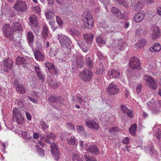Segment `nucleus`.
<instances>
[{"mask_svg":"<svg viewBox=\"0 0 161 161\" xmlns=\"http://www.w3.org/2000/svg\"><path fill=\"white\" fill-rule=\"evenodd\" d=\"M153 101V100L152 99L147 103V104L148 108L152 110L153 114H157L161 111V100L158 101L157 105L154 103Z\"/></svg>","mask_w":161,"mask_h":161,"instance_id":"obj_1","label":"nucleus"},{"mask_svg":"<svg viewBox=\"0 0 161 161\" xmlns=\"http://www.w3.org/2000/svg\"><path fill=\"white\" fill-rule=\"evenodd\" d=\"M83 22L85 27L87 29H91L94 25V20L91 14L88 13L83 19Z\"/></svg>","mask_w":161,"mask_h":161,"instance_id":"obj_2","label":"nucleus"},{"mask_svg":"<svg viewBox=\"0 0 161 161\" xmlns=\"http://www.w3.org/2000/svg\"><path fill=\"white\" fill-rule=\"evenodd\" d=\"M14 8L16 11L24 12L27 10V6L25 2L22 0H17L15 2Z\"/></svg>","mask_w":161,"mask_h":161,"instance_id":"obj_3","label":"nucleus"},{"mask_svg":"<svg viewBox=\"0 0 161 161\" xmlns=\"http://www.w3.org/2000/svg\"><path fill=\"white\" fill-rule=\"evenodd\" d=\"M106 90L107 93L110 95L117 94L120 91V89L117 85L113 82L109 84L106 88Z\"/></svg>","mask_w":161,"mask_h":161,"instance_id":"obj_4","label":"nucleus"},{"mask_svg":"<svg viewBox=\"0 0 161 161\" xmlns=\"http://www.w3.org/2000/svg\"><path fill=\"white\" fill-rule=\"evenodd\" d=\"M13 112L14 119L15 121L19 125L22 124L24 122V119L19 110L17 108H14Z\"/></svg>","mask_w":161,"mask_h":161,"instance_id":"obj_5","label":"nucleus"},{"mask_svg":"<svg viewBox=\"0 0 161 161\" xmlns=\"http://www.w3.org/2000/svg\"><path fill=\"white\" fill-rule=\"evenodd\" d=\"M58 40L59 41L61 46L66 45L72 44L70 38L67 36L63 35L62 34L58 35Z\"/></svg>","mask_w":161,"mask_h":161,"instance_id":"obj_6","label":"nucleus"},{"mask_svg":"<svg viewBox=\"0 0 161 161\" xmlns=\"http://www.w3.org/2000/svg\"><path fill=\"white\" fill-rule=\"evenodd\" d=\"M80 78L83 81H89L92 78V73L89 69H86L83 70L80 74Z\"/></svg>","mask_w":161,"mask_h":161,"instance_id":"obj_7","label":"nucleus"},{"mask_svg":"<svg viewBox=\"0 0 161 161\" xmlns=\"http://www.w3.org/2000/svg\"><path fill=\"white\" fill-rule=\"evenodd\" d=\"M130 67L134 69H140L141 67L140 60L136 57H133L130 59L129 63Z\"/></svg>","mask_w":161,"mask_h":161,"instance_id":"obj_8","label":"nucleus"},{"mask_svg":"<svg viewBox=\"0 0 161 161\" xmlns=\"http://www.w3.org/2000/svg\"><path fill=\"white\" fill-rule=\"evenodd\" d=\"M50 147L51 152L55 160H58L59 158L60 154L57 145L54 143H53Z\"/></svg>","mask_w":161,"mask_h":161,"instance_id":"obj_9","label":"nucleus"},{"mask_svg":"<svg viewBox=\"0 0 161 161\" xmlns=\"http://www.w3.org/2000/svg\"><path fill=\"white\" fill-rule=\"evenodd\" d=\"M86 150L87 151L90 152L94 155L98 154L99 153L97 146L90 143L87 144Z\"/></svg>","mask_w":161,"mask_h":161,"instance_id":"obj_10","label":"nucleus"},{"mask_svg":"<svg viewBox=\"0 0 161 161\" xmlns=\"http://www.w3.org/2000/svg\"><path fill=\"white\" fill-rule=\"evenodd\" d=\"M146 13L145 11L141 10L135 14L133 19L136 23H140L145 18Z\"/></svg>","mask_w":161,"mask_h":161,"instance_id":"obj_11","label":"nucleus"},{"mask_svg":"<svg viewBox=\"0 0 161 161\" xmlns=\"http://www.w3.org/2000/svg\"><path fill=\"white\" fill-rule=\"evenodd\" d=\"M13 63V61L10 58H6L4 61L3 67L4 71L8 72V70L11 69Z\"/></svg>","mask_w":161,"mask_h":161,"instance_id":"obj_12","label":"nucleus"},{"mask_svg":"<svg viewBox=\"0 0 161 161\" xmlns=\"http://www.w3.org/2000/svg\"><path fill=\"white\" fill-rule=\"evenodd\" d=\"M86 123L87 126L90 128L97 130L99 128L98 124L93 120L87 119L86 120Z\"/></svg>","mask_w":161,"mask_h":161,"instance_id":"obj_13","label":"nucleus"},{"mask_svg":"<svg viewBox=\"0 0 161 161\" xmlns=\"http://www.w3.org/2000/svg\"><path fill=\"white\" fill-rule=\"evenodd\" d=\"M120 76L119 72L116 70H112L108 71L106 77L108 80H110L112 77L119 78Z\"/></svg>","mask_w":161,"mask_h":161,"instance_id":"obj_14","label":"nucleus"},{"mask_svg":"<svg viewBox=\"0 0 161 161\" xmlns=\"http://www.w3.org/2000/svg\"><path fill=\"white\" fill-rule=\"evenodd\" d=\"M161 34L159 28L157 26H154L151 34V36L154 39H157Z\"/></svg>","mask_w":161,"mask_h":161,"instance_id":"obj_15","label":"nucleus"},{"mask_svg":"<svg viewBox=\"0 0 161 161\" xmlns=\"http://www.w3.org/2000/svg\"><path fill=\"white\" fill-rule=\"evenodd\" d=\"M111 12L114 15L119 19H123L124 17V14L122 13L120 10L116 7H112Z\"/></svg>","mask_w":161,"mask_h":161,"instance_id":"obj_16","label":"nucleus"},{"mask_svg":"<svg viewBox=\"0 0 161 161\" xmlns=\"http://www.w3.org/2000/svg\"><path fill=\"white\" fill-rule=\"evenodd\" d=\"M3 30L5 36L7 38L10 37L11 35V28L8 24L4 25L3 27Z\"/></svg>","mask_w":161,"mask_h":161,"instance_id":"obj_17","label":"nucleus"},{"mask_svg":"<svg viewBox=\"0 0 161 161\" xmlns=\"http://www.w3.org/2000/svg\"><path fill=\"white\" fill-rule=\"evenodd\" d=\"M78 46L81 49L82 51L85 52L88 51L90 46L87 43H85L82 41H79L77 42Z\"/></svg>","mask_w":161,"mask_h":161,"instance_id":"obj_18","label":"nucleus"},{"mask_svg":"<svg viewBox=\"0 0 161 161\" xmlns=\"http://www.w3.org/2000/svg\"><path fill=\"white\" fill-rule=\"evenodd\" d=\"M37 18L35 15L31 16L30 17V25L32 29L37 26L38 25Z\"/></svg>","mask_w":161,"mask_h":161,"instance_id":"obj_19","label":"nucleus"},{"mask_svg":"<svg viewBox=\"0 0 161 161\" xmlns=\"http://www.w3.org/2000/svg\"><path fill=\"white\" fill-rule=\"evenodd\" d=\"M46 67L49 72L55 75L57 73V70L54 65L49 62L45 64Z\"/></svg>","mask_w":161,"mask_h":161,"instance_id":"obj_20","label":"nucleus"},{"mask_svg":"<svg viewBox=\"0 0 161 161\" xmlns=\"http://www.w3.org/2000/svg\"><path fill=\"white\" fill-rule=\"evenodd\" d=\"M26 38L30 46L32 47L34 42V35L31 31L28 32L26 35Z\"/></svg>","mask_w":161,"mask_h":161,"instance_id":"obj_21","label":"nucleus"},{"mask_svg":"<svg viewBox=\"0 0 161 161\" xmlns=\"http://www.w3.org/2000/svg\"><path fill=\"white\" fill-rule=\"evenodd\" d=\"M114 28V27L113 28L111 26H108L107 25H104L103 27H101L100 29L103 32L110 33L115 32L116 31Z\"/></svg>","mask_w":161,"mask_h":161,"instance_id":"obj_22","label":"nucleus"},{"mask_svg":"<svg viewBox=\"0 0 161 161\" xmlns=\"http://www.w3.org/2000/svg\"><path fill=\"white\" fill-rule=\"evenodd\" d=\"M16 89L17 92L21 94H25L26 92V89L23 86L18 82L15 83Z\"/></svg>","mask_w":161,"mask_h":161,"instance_id":"obj_23","label":"nucleus"},{"mask_svg":"<svg viewBox=\"0 0 161 161\" xmlns=\"http://www.w3.org/2000/svg\"><path fill=\"white\" fill-rule=\"evenodd\" d=\"M115 46L117 47L119 50L124 49L125 45L124 41L122 39L117 40L115 41Z\"/></svg>","mask_w":161,"mask_h":161,"instance_id":"obj_24","label":"nucleus"},{"mask_svg":"<svg viewBox=\"0 0 161 161\" xmlns=\"http://www.w3.org/2000/svg\"><path fill=\"white\" fill-rule=\"evenodd\" d=\"M93 37V35L92 33H89L84 35V39L88 44H90L92 42Z\"/></svg>","mask_w":161,"mask_h":161,"instance_id":"obj_25","label":"nucleus"},{"mask_svg":"<svg viewBox=\"0 0 161 161\" xmlns=\"http://www.w3.org/2000/svg\"><path fill=\"white\" fill-rule=\"evenodd\" d=\"M56 136L54 134L52 133H49L46 135V136L44 139L45 142L48 144H50L51 142L49 140L52 141L55 140Z\"/></svg>","mask_w":161,"mask_h":161,"instance_id":"obj_26","label":"nucleus"},{"mask_svg":"<svg viewBox=\"0 0 161 161\" xmlns=\"http://www.w3.org/2000/svg\"><path fill=\"white\" fill-rule=\"evenodd\" d=\"M72 44L66 45L61 46L62 49L64 53L65 54H68L71 51V48Z\"/></svg>","mask_w":161,"mask_h":161,"instance_id":"obj_27","label":"nucleus"},{"mask_svg":"<svg viewBox=\"0 0 161 161\" xmlns=\"http://www.w3.org/2000/svg\"><path fill=\"white\" fill-rule=\"evenodd\" d=\"M34 68L39 78L41 80L42 82L44 81L45 80V78L44 76L42 74L39 66H37L35 65Z\"/></svg>","mask_w":161,"mask_h":161,"instance_id":"obj_28","label":"nucleus"},{"mask_svg":"<svg viewBox=\"0 0 161 161\" xmlns=\"http://www.w3.org/2000/svg\"><path fill=\"white\" fill-rule=\"evenodd\" d=\"M149 50L152 52H158L161 50V46L158 43H155L152 47H150Z\"/></svg>","mask_w":161,"mask_h":161,"instance_id":"obj_29","label":"nucleus"},{"mask_svg":"<svg viewBox=\"0 0 161 161\" xmlns=\"http://www.w3.org/2000/svg\"><path fill=\"white\" fill-rule=\"evenodd\" d=\"M13 30L15 31H22V25L18 22H15L13 24Z\"/></svg>","mask_w":161,"mask_h":161,"instance_id":"obj_30","label":"nucleus"},{"mask_svg":"<svg viewBox=\"0 0 161 161\" xmlns=\"http://www.w3.org/2000/svg\"><path fill=\"white\" fill-rule=\"evenodd\" d=\"M36 59L38 61L42 60L44 58V56L40 52L37 51L34 53Z\"/></svg>","mask_w":161,"mask_h":161,"instance_id":"obj_31","label":"nucleus"},{"mask_svg":"<svg viewBox=\"0 0 161 161\" xmlns=\"http://www.w3.org/2000/svg\"><path fill=\"white\" fill-rule=\"evenodd\" d=\"M27 61L26 59L21 57H18L16 59V63L18 64H23L24 65H25L27 63Z\"/></svg>","mask_w":161,"mask_h":161,"instance_id":"obj_32","label":"nucleus"},{"mask_svg":"<svg viewBox=\"0 0 161 161\" xmlns=\"http://www.w3.org/2000/svg\"><path fill=\"white\" fill-rule=\"evenodd\" d=\"M48 35L49 31L48 30L47 26L46 25H44L43 29L42 36L44 38H47L48 37Z\"/></svg>","mask_w":161,"mask_h":161,"instance_id":"obj_33","label":"nucleus"},{"mask_svg":"<svg viewBox=\"0 0 161 161\" xmlns=\"http://www.w3.org/2000/svg\"><path fill=\"white\" fill-rule=\"evenodd\" d=\"M149 87L154 90H156L158 88L155 80L154 79L149 83Z\"/></svg>","mask_w":161,"mask_h":161,"instance_id":"obj_34","label":"nucleus"},{"mask_svg":"<svg viewBox=\"0 0 161 161\" xmlns=\"http://www.w3.org/2000/svg\"><path fill=\"white\" fill-rule=\"evenodd\" d=\"M77 132L81 135L85 134V131L83 127L81 125H77L76 127Z\"/></svg>","mask_w":161,"mask_h":161,"instance_id":"obj_35","label":"nucleus"},{"mask_svg":"<svg viewBox=\"0 0 161 161\" xmlns=\"http://www.w3.org/2000/svg\"><path fill=\"white\" fill-rule=\"evenodd\" d=\"M136 125L134 124L131 125L129 130V132L132 135H135L136 130Z\"/></svg>","mask_w":161,"mask_h":161,"instance_id":"obj_36","label":"nucleus"},{"mask_svg":"<svg viewBox=\"0 0 161 161\" xmlns=\"http://www.w3.org/2000/svg\"><path fill=\"white\" fill-rule=\"evenodd\" d=\"M67 140L69 144L74 145L75 144V140L74 137L72 135L69 136Z\"/></svg>","mask_w":161,"mask_h":161,"instance_id":"obj_37","label":"nucleus"},{"mask_svg":"<svg viewBox=\"0 0 161 161\" xmlns=\"http://www.w3.org/2000/svg\"><path fill=\"white\" fill-rule=\"evenodd\" d=\"M62 97H55L54 96H50L49 97V99L50 101L52 102H57L58 100L61 99Z\"/></svg>","mask_w":161,"mask_h":161,"instance_id":"obj_38","label":"nucleus"},{"mask_svg":"<svg viewBox=\"0 0 161 161\" xmlns=\"http://www.w3.org/2000/svg\"><path fill=\"white\" fill-rule=\"evenodd\" d=\"M120 5H123L125 7L127 8L128 5L127 0H115Z\"/></svg>","mask_w":161,"mask_h":161,"instance_id":"obj_39","label":"nucleus"},{"mask_svg":"<svg viewBox=\"0 0 161 161\" xmlns=\"http://www.w3.org/2000/svg\"><path fill=\"white\" fill-rule=\"evenodd\" d=\"M96 41L97 44L99 46H101L105 43L104 41L103 40L100 36H98L96 38Z\"/></svg>","mask_w":161,"mask_h":161,"instance_id":"obj_40","label":"nucleus"},{"mask_svg":"<svg viewBox=\"0 0 161 161\" xmlns=\"http://www.w3.org/2000/svg\"><path fill=\"white\" fill-rule=\"evenodd\" d=\"M147 42V41L146 39H142L140 40L137 43V45L138 47H142L146 44Z\"/></svg>","mask_w":161,"mask_h":161,"instance_id":"obj_41","label":"nucleus"},{"mask_svg":"<svg viewBox=\"0 0 161 161\" xmlns=\"http://www.w3.org/2000/svg\"><path fill=\"white\" fill-rule=\"evenodd\" d=\"M36 149L37 150V153L41 156H43L44 155V152L43 149L37 145L36 146Z\"/></svg>","mask_w":161,"mask_h":161,"instance_id":"obj_42","label":"nucleus"},{"mask_svg":"<svg viewBox=\"0 0 161 161\" xmlns=\"http://www.w3.org/2000/svg\"><path fill=\"white\" fill-rule=\"evenodd\" d=\"M86 64L89 68H92L93 67V63L91 58L89 57L87 58L86 60Z\"/></svg>","mask_w":161,"mask_h":161,"instance_id":"obj_43","label":"nucleus"},{"mask_svg":"<svg viewBox=\"0 0 161 161\" xmlns=\"http://www.w3.org/2000/svg\"><path fill=\"white\" fill-rule=\"evenodd\" d=\"M70 34L73 36H80V33L77 30L74 29H71L70 30Z\"/></svg>","mask_w":161,"mask_h":161,"instance_id":"obj_44","label":"nucleus"},{"mask_svg":"<svg viewBox=\"0 0 161 161\" xmlns=\"http://www.w3.org/2000/svg\"><path fill=\"white\" fill-rule=\"evenodd\" d=\"M79 157V153L77 151H76L73 154L72 158L73 160L75 161L76 160L77 161L78 160Z\"/></svg>","mask_w":161,"mask_h":161,"instance_id":"obj_45","label":"nucleus"},{"mask_svg":"<svg viewBox=\"0 0 161 161\" xmlns=\"http://www.w3.org/2000/svg\"><path fill=\"white\" fill-rule=\"evenodd\" d=\"M79 58H80V60L79 61L77 59V64L78 67H82L83 66V62L84 60L82 56H80Z\"/></svg>","mask_w":161,"mask_h":161,"instance_id":"obj_46","label":"nucleus"},{"mask_svg":"<svg viewBox=\"0 0 161 161\" xmlns=\"http://www.w3.org/2000/svg\"><path fill=\"white\" fill-rule=\"evenodd\" d=\"M143 78L147 83L148 82L149 83L154 79L153 77L148 75H144Z\"/></svg>","mask_w":161,"mask_h":161,"instance_id":"obj_47","label":"nucleus"},{"mask_svg":"<svg viewBox=\"0 0 161 161\" xmlns=\"http://www.w3.org/2000/svg\"><path fill=\"white\" fill-rule=\"evenodd\" d=\"M32 9L37 14H39L41 12V9L40 7L37 6L35 7H32Z\"/></svg>","mask_w":161,"mask_h":161,"instance_id":"obj_48","label":"nucleus"},{"mask_svg":"<svg viewBox=\"0 0 161 161\" xmlns=\"http://www.w3.org/2000/svg\"><path fill=\"white\" fill-rule=\"evenodd\" d=\"M84 157L86 161H97L94 158L88 157L86 154H85Z\"/></svg>","mask_w":161,"mask_h":161,"instance_id":"obj_49","label":"nucleus"},{"mask_svg":"<svg viewBox=\"0 0 161 161\" xmlns=\"http://www.w3.org/2000/svg\"><path fill=\"white\" fill-rule=\"evenodd\" d=\"M56 21L57 23L60 26H62L63 25V22L62 20L60 18V17L58 16H56Z\"/></svg>","mask_w":161,"mask_h":161,"instance_id":"obj_50","label":"nucleus"},{"mask_svg":"<svg viewBox=\"0 0 161 161\" xmlns=\"http://www.w3.org/2000/svg\"><path fill=\"white\" fill-rule=\"evenodd\" d=\"M155 135L159 141L161 140V132L159 129H158L157 131L155 134Z\"/></svg>","mask_w":161,"mask_h":161,"instance_id":"obj_51","label":"nucleus"},{"mask_svg":"<svg viewBox=\"0 0 161 161\" xmlns=\"http://www.w3.org/2000/svg\"><path fill=\"white\" fill-rule=\"evenodd\" d=\"M25 103V100L23 98L19 99V101H17L18 104L20 106L23 105Z\"/></svg>","mask_w":161,"mask_h":161,"instance_id":"obj_52","label":"nucleus"},{"mask_svg":"<svg viewBox=\"0 0 161 161\" xmlns=\"http://www.w3.org/2000/svg\"><path fill=\"white\" fill-rule=\"evenodd\" d=\"M118 130V128L117 127H114L109 129V131L111 133L114 134Z\"/></svg>","mask_w":161,"mask_h":161,"instance_id":"obj_53","label":"nucleus"},{"mask_svg":"<svg viewBox=\"0 0 161 161\" xmlns=\"http://www.w3.org/2000/svg\"><path fill=\"white\" fill-rule=\"evenodd\" d=\"M121 108L122 111L124 113H126L129 110L127 107L124 105H121Z\"/></svg>","mask_w":161,"mask_h":161,"instance_id":"obj_54","label":"nucleus"},{"mask_svg":"<svg viewBox=\"0 0 161 161\" xmlns=\"http://www.w3.org/2000/svg\"><path fill=\"white\" fill-rule=\"evenodd\" d=\"M40 124L43 129H46L48 126L43 121H41Z\"/></svg>","mask_w":161,"mask_h":161,"instance_id":"obj_55","label":"nucleus"},{"mask_svg":"<svg viewBox=\"0 0 161 161\" xmlns=\"http://www.w3.org/2000/svg\"><path fill=\"white\" fill-rule=\"evenodd\" d=\"M123 144H127L129 142V139L128 137L125 138L122 141Z\"/></svg>","mask_w":161,"mask_h":161,"instance_id":"obj_56","label":"nucleus"},{"mask_svg":"<svg viewBox=\"0 0 161 161\" xmlns=\"http://www.w3.org/2000/svg\"><path fill=\"white\" fill-rule=\"evenodd\" d=\"M68 127L70 129L74 130L75 129V127L74 125L71 123H68Z\"/></svg>","mask_w":161,"mask_h":161,"instance_id":"obj_57","label":"nucleus"},{"mask_svg":"<svg viewBox=\"0 0 161 161\" xmlns=\"http://www.w3.org/2000/svg\"><path fill=\"white\" fill-rule=\"evenodd\" d=\"M142 86L139 84L138 85L136 88V91L137 93H140L141 92Z\"/></svg>","mask_w":161,"mask_h":161,"instance_id":"obj_58","label":"nucleus"},{"mask_svg":"<svg viewBox=\"0 0 161 161\" xmlns=\"http://www.w3.org/2000/svg\"><path fill=\"white\" fill-rule=\"evenodd\" d=\"M126 113L127 115L130 118H132L133 116V113L131 110H129Z\"/></svg>","mask_w":161,"mask_h":161,"instance_id":"obj_59","label":"nucleus"},{"mask_svg":"<svg viewBox=\"0 0 161 161\" xmlns=\"http://www.w3.org/2000/svg\"><path fill=\"white\" fill-rule=\"evenodd\" d=\"M79 145L80 146V147L82 148H85L86 149V147L87 144H83V142L82 141H80L79 143Z\"/></svg>","mask_w":161,"mask_h":161,"instance_id":"obj_60","label":"nucleus"},{"mask_svg":"<svg viewBox=\"0 0 161 161\" xmlns=\"http://www.w3.org/2000/svg\"><path fill=\"white\" fill-rule=\"evenodd\" d=\"M46 18L47 19L50 20L51 21H52V16L49 15V13L46 12L45 14Z\"/></svg>","mask_w":161,"mask_h":161,"instance_id":"obj_61","label":"nucleus"},{"mask_svg":"<svg viewBox=\"0 0 161 161\" xmlns=\"http://www.w3.org/2000/svg\"><path fill=\"white\" fill-rule=\"evenodd\" d=\"M26 116L27 119L29 121L31 119V116L30 114L27 112H25Z\"/></svg>","mask_w":161,"mask_h":161,"instance_id":"obj_62","label":"nucleus"},{"mask_svg":"<svg viewBox=\"0 0 161 161\" xmlns=\"http://www.w3.org/2000/svg\"><path fill=\"white\" fill-rule=\"evenodd\" d=\"M2 148L1 150V152L3 153H4V151L5 149V145L4 143H3L2 145Z\"/></svg>","mask_w":161,"mask_h":161,"instance_id":"obj_63","label":"nucleus"},{"mask_svg":"<svg viewBox=\"0 0 161 161\" xmlns=\"http://www.w3.org/2000/svg\"><path fill=\"white\" fill-rule=\"evenodd\" d=\"M157 13L158 14L161 16V7H158L157 8Z\"/></svg>","mask_w":161,"mask_h":161,"instance_id":"obj_64","label":"nucleus"}]
</instances>
